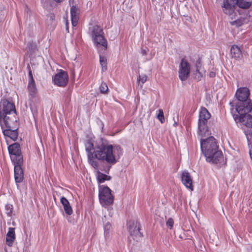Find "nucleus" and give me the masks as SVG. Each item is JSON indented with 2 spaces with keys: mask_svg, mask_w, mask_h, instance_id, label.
I'll use <instances>...</instances> for the list:
<instances>
[{
  "mask_svg": "<svg viewBox=\"0 0 252 252\" xmlns=\"http://www.w3.org/2000/svg\"><path fill=\"white\" fill-rule=\"evenodd\" d=\"M177 125H178L177 122H174V126H177Z\"/></svg>",
  "mask_w": 252,
  "mask_h": 252,
  "instance_id": "obj_42",
  "label": "nucleus"
},
{
  "mask_svg": "<svg viewBox=\"0 0 252 252\" xmlns=\"http://www.w3.org/2000/svg\"><path fill=\"white\" fill-rule=\"evenodd\" d=\"M236 5L239 7L246 9L250 7L251 3L242 1L241 0H223L221 7L224 13L230 15L234 13Z\"/></svg>",
  "mask_w": 252,
  "mask_h": 252,
  "instance_id": "obj_5",
  "label": "nucleus"
},
{
  "mask_svg": "<svg viewBox=\"0 0 252 252\" xmlns=\"http://www.w3.org/2000/svg\"><path fill=\"white\" fill-rule=\"evenodd\" d=\"M15 239V228L9 227L8 231L6 236V244L8 246H12Z\"/></svg>",
  "mask_w": 252,
  "mask_h": 252,
  "instance_id": "obj_20",
  "label": "nucleus"
},
{
  "mask_svg": "<svg viewBox=\"0 0 252 252\" xmlns=\"http://www.w3.org/2000/svg\"><path fill=\"white\" fill-rule=\"evenodd\" d=\"M95 143L94 145L90 141L85 143V150L87 154L89 163L95 169H98V161H95L94 155L95 151Z\"/></svg>",
  "mask_w": 252,
  "mask_h": 252,
  "instance_id": "obj_11",
  "label": "nucleus"
},
{
  "mask_svg": "<svg viewBox=\"0 0 252 252\" xmlns=\"http://www.w3.org/2000/svg\"><path fill=\"white\" fill-rule=\"evenodd\" d=\"M158 112V113L157 114V119L161 123H163L165 121V119L163 110L162 109H159Z\"/></svg>",
  "mask_w": 252,
  "mask_h": 252,
  "instance_id": "obj_28",
  "label": "nucleus"
},
{
  "mask_svg": "<svg viewBox=\"0 0 252 252\" xmlns=\"http://www.w3.org/2000/svg\"><path fill=\"white\" fill-rule=\"evenodd\" d=\"M231 113L233 115V117L236 122H241L243 125L248 127L252 128V116L248 113L243 115H239L236 114L233 108H231Z\"/></svg>",
  "mask_w": 252,
  "mask_h": 252,
  "instance_id": "obj_12",
  "label": "nucleus"
},
{
  "mask_svg": "<svg viewBox=\"0 0 252 252\" xmlns=\"http://www.w3.org/2000/svg\"><path fill=\"white\" fill-rule=\"evenodd\" d=\"M190 69L189 63L184 59H182L179 66V77L181 81H184L187 79Z\"/></svg>",
  "mask_w": 252,
  "mask_h": 252,
  "instance_id": "obj_13",
  "label": "nucleus"
},
{
  "mask_svg": "<svg viewBox=\"0 0 252 252\" xmlns=\"http://www.w3.org/2000/svg\"><path fill=\"white\" fill-rule=\"evenodd\" d=\"M147 78L148 77L146 75L142 74L141 75H139V77L137 78V81L139 82V83H141V88H142L143 84L146 82Z\"/></svg>",
  "mask_w": 252,
  "mask_h": 252,
  "instance_id": "obj_27",
  "label": "nucleus"
},
{
  "mask_svg": "<svg viewBox=\"0 0 252 252\" xmlns=\"http://www.w3.org/2000/svg\"><path fill=\"white\" fill-rule=\"evenodd\" d=\"M96 179L97 180V182L99 184H101L104 183L106 181H109L111 179V177L109 176H108L107 175L104 174L102 173H101L98 170V168L97 169H96Z\"/></svg>",
  "mask_w": 252,
  "mask_h": 252,
  "instance_id": "obj_22",
  "label": "nucleus"
},
{
  "mask_svg": "<svg viewBox=\"0 0 252 252\" xmlns=\"http://www.w3.org/2000/svg\"><path fill=\"white\" fill-rule=\"evenodd\" d=\"M29 82H34L31 70H30L29 72Z\"/></svg>",
  "mask_w": 252,
  "mask_h": 252,
  "instance_id": "obj_34",
  "label": "nucleus"
},
{
  "mask_svg": "<svg viewBox=\"0 0 252 252\" xmlns=\"http://www.w3.org/2000/svg\"><path fill=\"white\" fill-rule=\"evenodd\" d=\"M65 28H66V31L68 32H69L68 22L67 20H66Z\"/></svg>",
  "mask_w": 252,
  "mask_h": 252,
  "instance_id": "obj_36",
  "label": "nucleus"
},
{
  "mask_svg": "<svg viewBox=\"0 0 252 252\" xmlns=\"http://www.w3.org/2000/svg\"><path fill=\"white\" fill-rule=\"evenodd\" d=\"M5 208L7 215L9 217H11L13 212V206L11 204H6Z\"/></svg>",
  "mask_w": 252,
  "mask_h": 252,
  "instance_id": "obj_29",
  "label": "nucleus"
},
{
  "mask_svg": "<svg viewBox=\"0 0 252 252\" xmlns=\"http://www.w3.org/2000/svg\"><path fill=\"white\" fill-rule=\"evenodd\" d=\"M95 161L99 160L112 165L119 161L123 154V149L120 145L111 144L102 138L95 141Z\"/></svg>",
  "mask_w": 252,
  "mask_h": 252,
  "instance_id": "obj_1",
  "label": "nucleus"
},
{
  "mask_svg": "<svg viewBox=\"0 0 252 252\" xmlns=\"http://www.w3.org/2000/svg\"><path fill=\"white\" fill-rule=\"evenodd\" d=\"M28 90L30 95L32 98H34L37 93V90L36 87L35 82H29Z\"/></svg>",
  "mask_w": 252,
  "mask_h": 252,
  "instance_id": "obj_23",
  "label": "nucleus"
},
{
  "mask_svg": "<svg viewBox=\"0 0 252 252\" xmlns=\"http://www.w3.org/2000/svg\"><path fill=\"white\" fill-rule=\"evenodd\" d=\"M182 182L186 187L191 190H193V186L192 185V181L189 173L187 171H184L182 172L181 175Z\"/></svg>",
  "mask_w": 252,
  "mask_h": 252,
  "instance_id": "obj_17",
  "label": "nucleus"
},
{
  "mask_svg": "<svg viewBox=\"0 0 252 252\" xmlns=\"http://www.w3.org/2000/svg\"><path fill=\"white\" fill-rule=\"evenodd\" d=\"M13 164L14 165V179L17 187H18L17 184L22 182L24 179V172L22 168L23 164Z\"/></svg>",
  "mask_w": 252,
  "mask_h": 252,
  "instance_id": "obj_16",
  "label": "nucleus"
},
{
  "mask_svg": "<svg viewBox=\"0 0 252 252\" xmlns=\"http://www.w3.org/2000/svg\"><path fill=\"white\" fill-rule=\"evenodd\" d=\"M215 75V73L214 72H211L210 73V77H214Z\"/></svg>",
  "mask_w": 252,
  "mask_h": 252,
  "instance_id": "obj_41",
  "label": "nucleus"
},
{
  "mask_svg": "<svg viewBox=\"0 0 252 252\" xmlns=\"http://www.w3.org/2000/svg\"><path fill=\"white\" fill-rule=\"evenodd\" d=\"M50 17L51 19L53 20V19H54L55 16H54V14H51L50 15Z\"/></svg>",
  "mask_w": 252,
  "mask_h": 252,
  "instance_id": "obj_40",
  "label": "nucleus"
},
{
  "mask_svg": "<svg viewBox=\"0 0 252 252\" xmlns=\"http://www.w3.org/2000/svg\"><path fill=\"white\" fill-rule=\"evenodd\" d=\"M141 54L142 55H145L147 54V51L145 49H142L141 50Z\"/></svg>",
  "mask_w": 252,
  "mask_h": 252,
  "instance_id": "obj_37",
  "label": "nucleus"
},
{
  "mask_svg": "<svg viewBox=\"0 0 252 252\" xmlns=\"http://www.w3.org/2000/svg\"><path fill=\"white\" fill-rule=\"evenodd\" d=\"M60 202L62 204L65 213L67 215H71L73 213L72 207L68 200L64 196L61 197Z\"/></svg>",
  "mask_w": 252,
  "mask_h": 252,
  "instance_id": "obj_19",
  "label": "nucleus"
},
{
  "mask_svg": "<svg viewBox=\"0 0 252 252\" xmlns=\"http://www.w3.org/2000/svg\"><path fill=\"white\" fill-rule=\"evenodd\" d=\"M242 1H245L244 0H241Z\"/></svg>",
  "mask_w": 252,
  "mask_h": 252,
  "instance_id": "obj_43",
  "label": "nucleus"
},
{
  "mask_svg": "<svg viewBox=\"0 0 252 252\" xmlns=\"http://www.w3.org/2000/svg\"><path fill=\"white\" fill-rule=\"evenodd\" d=\"M231 25H235L236 27H240L244 24V20L243 19H237L235 21H234L232 22Z\"/></svg>",
  "mask_w": 252,
  "mask_h": 252,
  "instance_id": "obj_30",
  "label": "nucleus"
},
{
  "mask_svg": "<svg viewBox=\"0 0 252 252\" xmlns=\"http://www.w3.org/2000/svg\"><path fill=\"white\" fill-rule=\"evenodd\" d=\"M8 151L13 163L23 164V156L19 143L16 142L9 145L8 147Z\"/></svg>",
  "mask_w": 252,
  "mask_h": 252,
  "instance_id": "obj_9",
  "label": "nucleus"
},
{
  "mask_svg": "<svg viewBox=\"0 0 252 252\" xmlns=\"http://www.w3.org/2000/svg\"><path fill=\"white\" fill-rule=\"evenodd\" d=\"M28 47L29 49V50L31 51V52H33L34 51V50L36 49V44L35 43H33V42H29L28 43Z\"/></svg>",
  "mask_w": 252,
  "mask_h": 252,
  "instance_id": "obj_31",
  "label": "nucleus"
},
{
  "mask_svg": "<svg viewBox=\"0 0 252 252\" xmlns=\"http://www.w3.org/2000/svg\"><path fill=\"white\" fill-rule=\"evenodd\" d=\"M250 91L247 87H240L237 89L235 96L238 101L229 103L231 108H233L235 112L243 115L251 112L252 101L249 98Z\"/></svg>",
  "mask_w": 252,
  "mask_h": 252,
  "instance_id": "obj_3",
  "label": "nucleus"
},
{
  "mask_svg": "<svg viewBox=\"0 0 252 252\" xmlns=\"http://www.w3.org/2000/svg\"><path fill=\"white\" fill-rule=\"evenodd\" d=\"M252 111V110H251V111Z\"/></svg>",
  "mask_w": 252,
  "mask_h": 252,
  "instance_id": "obj_44",
  "label": "nucleus"
},
{
  "mask_svg": "<svg viewBox=\"0 0 252 252\" xmlns=\"http://www.w3.org/2000/svg\"><path fill=\"white\" fill-rule=\"evenodd\" d=\"M99 197L100 203L103 205H110L113 203L114 197L111 194V189L103 185L99 188Z\"/></svg>",
  "mask_w": 252,
  "mask_h": 252,
  "instance_id": "obj_10",
  "label": "nucleus"
},
{
  "mask_svg": "<svg viewBox=\"0 0 252 252\" xmlns=\"http://www.w3.org/2000/svg\"><path fill=\"white\" fill-rule=\"evenodd\" d=\"M211 114L205 107H201L199 112L198 122V133L201 136L209 134L207 123Z\"/></svg>",
  "mask_w": 252,
  "mask_h": 252,
  "instance_id": "obj_6",
  "label": "nucleus"
},
{
  "mask_svg": "<svg viewBox=\"0 0 252 252\" xmlns=\"http://www.w3.org/2000/svg\"><path fill=\"white\" fill-rule=\"evenodd\" d=\"M30 108L31 109V111L32 113V114L33 115V117H35V116H37V111L36 108H34L33 106H32V103H30Z\"/></svg>",
  "mask_w": 252,
  "mask_h": 252,
  "instance_id": "obj_33",
  "label": "nucleus"
},
{
  "mask_svg": "<svg viewBox=\"0 0 252 252\" xmlns=\"http://www.w3.org/2000/svg\"><path fill=\"white\" fill-rule=\"evenodd\" d=\"M200 146L202 152L208 162L218 164L223 161L222 152L219 150L215 138L210 136L206 139H201Z\"/></svg>",
  "mask_w": 252,
  "mask_h": 252,
  "instance_id": "obj_2",
  "label": "nucleus"
},
{
  "mask_svg": "<svg viewBox=\"0 0 252 252\" xmlns=\"http://www.w3.org/2000/svg\"><path fill=\"white\" fill-rule=\"evenodd\" d=\"M80 9L75 6H72L70 8L71 20L72 27H75L78 24Z\"/></svg>",
  "mask_w": 252,
  "mask_h": 252,
  "instance_id": "obj_18",
  "label": "nucleus"
},
{
  "mask_svg": "<svg viewBox=\"0 0 252 252\" xmlns=\"http://www.w3.org/2000/svg\"><path fill=\"white\" fill-rule=\"evenodd\" d=\"M68 78L67 73L65 71L61 70L53 77V82L58 86L64 87L68 82Z\"/></svg>",
  "mask_w": 252,
  "mask_h": 252,
  "instance_id": "obj_14",
  "label": "nucleus"
},
{
  "mask_svg": "<svg viewBox=\"0 0 252 252\" xmlns=\"http://www.w3.org/2000/svg\"><path fill=\"white\" fill-rule=\"evenodd\" d=\"M232 57L235 59H241L242 57V51L239 47L237 45L232 46L230 50Z\"/></svg>",
  "mask_w": 252,
  "mask_h": 252,
  "instance_id": "obj_21",
  "label": "nucleus"
},
{
  "mask_svg": "<svg viewBox=\"0 0 252 252\" xmlns=\"http://www.w3.org/2000/svg\"><path fill=\"white\" fill-rule=\"evenodd\" d=\"M12 115H16L14 104L6 99H2L0 103V121L5 125L6 117Z\"/></svg>",
  "mask_w": 252,
  "mask_h": 252,
  "instance_id": "obj_7",
  "label": "nucleus"
},
{
  "mask_svg": "<svg viewBox=\"0 0 252 252\" xmlns=\"http://www.w3.org/2000/svg\"><path fill=\"white\" fill-rule=\"evenodd\" d=\"M200 65V63L198 62L197 64H196V71H199V66Z\"/></svg>",
  "mask_w": 252,
  "mask_h": 252,
  "instance_id": "obj_39",
  "label": "nucleus"
},
{
  "mask_svg": "<svg viewBox=\"0 0 252 252\" xmlns=\"http://www.w3.org/2000/svg\"><path fill=\"white\" fill-rule=\"evenodd\" d=\"M99 62L101 66V70L102 71H106L107 69V60L105 57L99 55Z\"/></svg>",
  "mask_w": 252,
  "mask_h": 252,
  "instance_id": "obj_25",
  "label": "nucleus"
},
{
  "mask_svg": "<svg viewBox=\"0 0 252 252\" xmlns=\"http://www.w3.org/2000/svg\"><path fill=\"white\" fill-rule=\"evenodd\" d=\"M90 30L95 44L97 46L101 45L106 50L107 47V42L103 35L102 29L97 25H94L90 28Z\"/></svg>",
  "mask_w": 252,
  "mask_h": 252,
  "instance_id": "obj_8",
  "label": "nucleus"
},
{
  "mask_svg": "<svg viewBox=\"0 0 252 252\" xmlns=\"http://www.w3.org/2000/svg\"><path fill=\"white\" fill-rule=\"evenodd\" d=\"M99 91L101 94H107L108 91V87L106 83L102 82L99 87Z\"/></svg>",
  "mask_w": 252,
  "mask_h": 252,
  "instance_id": "obj_26",
  "label": "nucleus"
},
{
  "mask_svg": "<svg viewBox=\"0 0 252 252\" xmlns=\"http://www.w3.org/2000/svg\"><path fill=\"white\" fill-rule=\"evenodd\" d=\"M250 156H251V158L252 160V147L251 148L250 150Z\"/></svg>",
  "mask_w": 252,
  "mask_h": 252,
  "instance_id": "obj_38",
  "label": "nucleus"
},
{
  "mask_svg": "<svg viewBox=\"0 0 252 252\" xmlns=\"http://www.w3.org/2000/svg\"><path fill=\"white\" fill-rule=\"evenodd\" d=\"M166 225L169 227L170 229H172L174 225V220L172 218H169L166 222Z\"/></svg>",
  "mask_w": 252,
  "mask_h": 252,
  "instance_id": "obj_32",
  "label": "nucleus"
},
{
  "mask_svg": "<svg viewBox=\"0 0 252 252\" xmlns=\"http://www.w3.org/2000/svg\"><path fill=\"white\" fill-rule=\"evenodd\" d=\"M5 123L3 125L0 121V125L2 130V132L5 136L9 137L13 141H16L18 135V123L16 115L7 116Z\"/></svg>",
  "mask_w": 252,
  "mask_h": 252,
  "instance_id": "obj_4",
  "label": "nucleus"
},
{
  "mask_svg": "<svg viewBox=\"0 0 252 252\" xmlns=\"http://www.w3.org/2000/svg\"><path fill=\"white\" fill-rule=\"evenodd\" d=\"M128 231L131 236L136 237H142V234L140 232V224L136 221H130L128 223Z\"/></svg>",
  "mask_w": 252,
  "mask_h": 252,
  "instance_id": "obj_15",
  "label": "nucleus"
},
{
  "mask_svg": "<svg viewBox=\"0 0 252 252\" xmlns=\"http://www.w3.org/2000/svg\"><path fill=\"white\" fill-rule=\"evenodd\" d=\"M50 0H41V2L42 3H47L49 2ZM55 1H56V2H60L61 1H62L63 0H54Z\"/></svg>",
  "mask_w": 252,
  "mask_h": 252,
  "instance_id": "obj_35",
  "label": "nucleus"
},
{
  "mask_svg": "<svg viewBox=\"0 0 252 252\" xmlns=\"http://www.w3.org/2000/svg\"><path fill=\"white\" fill-rule=\"evenodd\" d=\"M112 225L109 222H106L104 225V234L105 239H108L110 235Z\"/></svg>",
  "mask_w": 252,
  "mask_h": 252,
  "instance_id": "obj_24",
  "label": "nucleus"
}]
</instances>
